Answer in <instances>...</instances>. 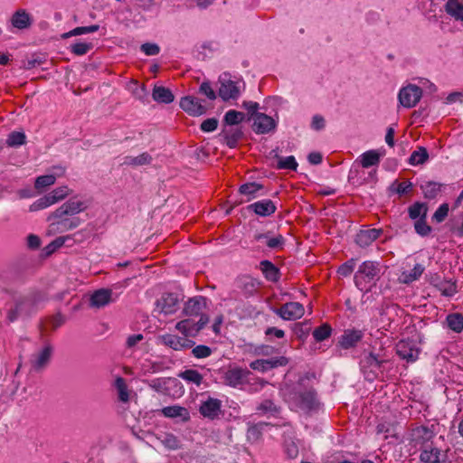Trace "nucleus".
Listing matches in <instances>:
<instances>
[{"label": "nucleus", "mask_w": 463, "mask_h": 463, "mask_svg": "<svg viewBox=\"0 0 463 463\" xmlns=\"http://www.w3.org/2000/svg\"><path fill=\"white\" fill-rule=\"evenodd\" d=\"M43 296L39 292L28 295L14 296L12 303L6 309V319L9 323L16 321L19 317H28L38 309Z\"/></svg>", "instance_id": "nucleus-1"}, {"label": "nucleus", "mask_w": 463, "mask_h": 463, "mask_svg": "<svg viewBox=\"0 0 463 463\" xmlns=\"http://www.w3.org/2000/svg\"><path fill=\"white\" fill-rule=\"evenodd\" d=\"M219 96L223 101L235 100L239 99L245 90V82L237 77L223 73L219 78Z\"/></svg>", "instance_id": "nucleus-2"}, {"label": "nucleus", "mask_w": 463, "mask_h": 463, "mask_svg": "<svg viewBox=\"0 0 463 463\" xmlns=\"http://www.w3.org/2000/svg\"><path fill=\"white\" fill-rule=\"evenodd\" d=\"M421 97V88L411 83L402 86L398 92L399 104L405 109L416 107Z\"/></svg>", "instance_id": "nucleus-3"}, {"label": "nucleus", "mask_w": 463, "mask_h": 463, "mask_svg": "<svg viewBox=\"0 0 463 463\" xmlns=\"http://www.w3.org/2000/svg\"><path fill=\"white\" fill-rule=\"evenodd\" d=\"M294 401L300 410L307 412L317 411L320 404L317 398V392L314 389L296 392Z\"/></svg>", "instance_id": "nucleus-4"}, {"label": "nucleus", "mask_w": 463, "mask_h": 463, "mask_svg": "<svg viewBox=\"0 0 463 463\" xmlns=\"http://www.w3.org/2000/svg\"><path fill=\"white\" fill-rule=\"evenodd\" d=\"M53 351V346L46 344L38 353L33 354L30 360L31 371L34 373L43 371L50 364Z\"/></svg>", "instance_id": "nucleus-5"}, {"label": "nucleus", "mask_w": 463, "mask_h": 463, "mask_svg": "<svg viewBox=\"0 0 463 463\" xmlns=\"http://www.w3.org/2000/svg\"><path fill=\"white\" fill-rule=\"evenodd\" d=\"M209 322V317L206 315H202L198 322L187 318L179 321L175 328L185 336H195Z\"/></svg>", "instance_id": "nucleus-6"}, {"label": "nucleus", "mask_w": 463, "mask_h": 463, "mask_svg": "<svg viewBox=\"0 0 463 463\" xmlns=\"http://www.w3.org/2000/svg\"><path fill=\"white\" fill-rule=\"evenodd\" d=\"M396 354L408 363L415 362L419 358L420 349L415 341L411 339L400 340L396 345Z\"/></svg>", "instance_id": "nucleus-7"}, {"label": "nucleus", "mask_w": 463, "mask_h": 463, "mask_svg": "<svg viewBox=\"0 0 463 463\" xmlns=\"http://www.w3.org/2000/svg\"><path fill=\"white\" fill-rule=\"evenodd\" d=\"M273 311L284 320H297L305 314V308L298 302H288Z\"/></svg>", "instance_id": "nucleus-8"}, {"label": "nucleus", "mask_w": 463, "mask_h": 463, "mask_svg": "<svg viewBox=\"0 0 463 463\" xmlns=\"http://www.w3.org/2000/svg\"><path fill=\"white\" fill-rule=\"evenodd\" d=\"M252 128L257 134H268L277 127L276 120L264 113H257L252 118Z\"/></svg>", "instance_id": "nucleus-9"}, {"label": "nucleus", "mask_w": 463, "mask_h": 463, "mask_svg": "<svg viewBox=\"0 0 463 463\" xmlns=\"http://www.w3.org/2000/svg\"><path fill=\"white\" fill-rule=\"evenodd\" d=\"M379 271L380 269L378 264L373 261H364L360 265L358 271L354 276L355 285L359 288L362 287L363 280L364 279H367L368 281H371L378 276Z\"/></svg>", "instance_id": "nucleus-10"}, {"label": "nucleus", "mask_w": 463, "mask_h": 463, "mask_svg": "<svg viewBox=\"0 0 463 463\" xmlns=\"http://www.w3.org/2000/svg\"><path fill=\"white\" fill-rule=\"evenodd\" d=\"M52 170L56 172L40 175L35 179L34 189L37 194H43L47 188L54 184L57 178L64 172V169L60 166H54Z\"/></svg>", "instance_id": "nucleus-11"}, {"label": "nucleus", "mask_w": 463, "mask_h": 463, "mask_svg": "<svg viewBox=\"0 0 463 463\" xmlns=\"http://www.w3.org/2000/svg\"><path fill=\"white\" fill-rule=\"evenodd\" d=\"M179 298L174 293H164L156 301V307L165 315L173 314L177 310Z\"/></svg>", "instance_id": "nucleus-12"}, {"label": "nucleus", "mask_w": 463, "mask_h": 463, "mask_svg": "<svg viewBox=\"0 0 463 463\" xmlns=\"http://www.w3.org/2000/svg\"><path fill=\"white\" fill-rule=\"evenodd\" d=\"M288 364V359L284 356L270 359H258L250 363V367L252 370L266 372L268 370L284 366Z\"/></svg>", "instance_id": "nucleus-13"}, {"label": "nucleus", "mask_w": 463, "mask_h": 463, "mask_svg": "<svg viewBox=\"0 0 463 463\" xmlns=\"http://www.w3.org/2000/svg\"><path fill=\"white\" fill-rule=\"evenodd\" d=\"M180 107L188 114L197 117L205 113V108L201 101L193 96L183 97L180 100Z\"/></svg>", "instance_id": "nucleus-14"}, {"label": "nucleus", "mask_w": 463, "mask_h": 463, "mask_svg": "<svg viewBox=\"0 0 463 463\" xmlns=\"http://www.w3.org/2000/svg\"><path fill=\"white\" fill-rule=\"evenodd\" d=\"M420 449V459L424 463H440L447 459V455L445 453L441 454L440 449L433 448L431 444L426 445Z\"/></svg>", "instance_id": "nucleus-15"}, {"label": "nucleus", "mask_w": 463, "mask_h": 463, "mask_svg": "<svg viewBox=\"0 0 463 463\" xmlns=\"http://www.w3.org/2000/svg\"><path fill=\"white\" fill-rule=\"evenodd\" d=\"M10 22L13 27L18 30H26L33 24V19L25 9H18L13 14Z\"/></svg>", "instance_id": "nucleus-16"}, {"label": "nucleus", "mask_w": 463, "mask_h": 463, "mask_svg": "<svg viewBox=\"0 0 463 463\" xmlns=\"http://www.w3.org/2000/svg\"><path fill=\"white\" fill-rule=\"evenodd\" d=\"M222 402L220 400L209 397L200 406V413L208 419L214 420L219 417Z\"/></svg>", "instance_id": "nucleus-17"}, {"label": "nucleus", "mask_w": 463, "mask_h": 463, "mask_svg": "<svg viewBox=\"0 0 463 463\" xmlns=\"http://www.w3.org/2000/svg\"><path fill=\"white\" fill-rule=\"evenodd\" d=\"M411 441L415 446H420V448L429 445V441L434 436V433L431 430L425 426H418L411 430Z\"/></svg>", "instance_id": "nucleus-18"}, {"label": "nucleus", "mask_w": 463, "mask_h": 463, "mask_svg": "<svg viewBox=\"0 0 463 463\" xmlns=\"http://www.w3.org/2000/svg\"><path fill=\"white\" fill-rule=\"evenodd\" d=\"M249 372L239 367L230 368L224 374V382L227 385L237 387L243 383Z\"/></svg>", "instance_id": "nucleus-19"}, {"label": "nucleus", "mask_w": 463, "mask_h": 463, "mask_svg": "<svg viewBox=\"0 0 463 463\" xmlns=\"http://www.w3.org/2000/svg\"><path fill=\"white\" fill-rule=\"evenodd\" d=\"M382 233V229L361 230L356 234L355 242L360 247H367L376 241Z\"/></svg>", "instance_id": "nucleus-20"}, {"label": "nucleus", "mask_w": 463, "mask_h": 463, "mask_svg": "<svg viewBox=\"0 0 463 463\" xmlns=\"http://www.w3.org/2000/svg\"><path fill=\"white\" fill-rule=\"evenodd\" d=\"M364 333L361 330L348 329L341 336L339 345L344 349H349L356 345L362 340Z\"/></svg>", "instance_id": "nucleus-21"}, {"label": "nucleus", "mask_w": 463, "mask_h": 463, "mask_svg": "<svg viewBox=\"0 0 463 463\" xmlns=\"http://www.w3.org/2000/svg\"><path fill=\"white\" fill-rule=\"evenodd\" d=\"M443 187L444 185L442 184L434 181L423 180L420 184V188L424 197L429 200L436 199L441 193Z\"/></svg>", "instance_id": "nucleus-22"}, {"label": "nucleus", "mask_w": 463, "mask_h": 463, "mask_svg": "<svg viewBox=\"0 0 463 463\" xmlns=\"http://www.w3.org/2000/svg\"><path fill=\"white\" fill-rule=\"evenodd\" d=\"M112 290L109 288H100L96 290L90 297V306L93 307H102L111 301Z\"/></svg>", "instance_id": "nucleus-23"}, {"label": "nucleus", "mask_w": 463, "mask_h": 463, "mask_svg": "<svg viewBox=\"0 0 463 463\" xmlns=\"http://www.w3.org/2000/svg\"><path fill=\"white\" fill-rule=\"evenodd\" d=\"M260 285V283L257 279L249 276H243L238 279V287L246 297L253 296L257 292Z\"/></svg>", "instance_id": "nucleus-24"}, {"label": "nucleus", "mask_w": 463, "mask_h": 463, "mask_svg": "<svg viewBox=\"0 0 463 463\" xmlns=\"http://www.w3.org/2000/svg\"><path fill=\"white\" fill-rule=\"evenodd\" d=\"M152 98L157 103L163 104H170L175 99L174 94L168 88L157 85H155L153 89Z\"/></svg>", "instance_id": "nucleus-25"}, {"label": "nucleus", "mask_w": 463, "mask_h": 463, "mask_svg": "<svg viewBox=\"0 0 463 463\" xmlns=\"http://www.w3.org/2000/svg\"><path fill=\"white\" fill-rule=\"evenodd\" d=\"M444 9L455 21L463 23V4L459 0H448Z\"/></svg>", "instance_id": "nucleus-26"}, {"label": "nucleus", "mask_w": 463, "mask_h": 463, "mask_svg": "<svg viewBox=\"0 0 463 463\" xmlns=\"http://www.w3.org/2000/svg\"><path fill=\"white\" fill-rule=\"evenodd\" d=\"M205 299L202 297L190 298L184 305V314L186 316H198L205 306Z\"/></svg>", "instance_id": "nucleus-27"}, {"label": "nucleus", "mask_w": 463, "mask_h": 463, "mask_svg": "<svg viewBox=\"0 0 463 463\" xmlns=\"http://www.w3.org/2000/svg\"><path fill=\"white\" fill-rule=\"evenodd\" d=\"M68 197L71 200L77 199V195L71 189H70L67 185H62L52 190L49 195V200L51 201L50 203H56Z\"/></svg>", "instance_id": "nucleus-28"}, {"label": "nucleus", "mask_w": 463, "mask_h": 463, "mask_svg": "<svg viewBox=\"0 0 463 463\" xmlns=\"http://www.w3.org/2000/svg\"><path fill=\"white\" fill-rule=\"evenodd\" d=\"M80 205L81 204H61V206L59 207L54 212L52 216L54 218L61 219V224H63L64 226H66L68 220L63 219V216H65L67 214H74V213H77L82 211L83 209L80 208ZM58 223L60 224V222H58Z\"/></svg>", "instance_id": "nucleus-29"}, {"label": "nucleus", "mask_w": 463, "mask_h": 463, "mask_svg": "<svg viewBox=\"0 0 463 463\" xmlns=\"http://www.w3.org/2000/svg\"><path fill=\"white\" fill-rule=\"evenodd\" d=\"M163 414L168 418H181L184 421H187L190 419L189 411L186 408L174 405L167 406L162 410Z\"/></svg>", "instance_id": "nucleus-30"}, {"label": "nucleus", "mask_w": 463, "mask_h": 463, "mask_svg": "<svg viewBox=\"0 0 463 463\" xmlns=\"http://www.w3.org/2000/svg\"><path fill=\"white\" fill-rule=\"evenodd\" d=\"M383 156V154L377 150H368L361 155V165L365 168L377 165Z\"/></svg>", "instance_id": "nucleus-31"}, {"label": "nucleus", "mask_w": 463, "mask_h": 463, "mask_svg": "<svg viewBox=\"0 0 463 463\" xmlns=\"http://www.w3.org/2000/svg\"><path fill=\"white\" fill-rule=\"evenodd\" d=\"M260 269L268 280L277 282L279 279V270L271 261L262 260Z\"/></svg>", "instance_id": "nucleus-32"}, {"label": "nucleus", "mask_w": 463, "mask_h": 463, "mask_svg": "<svg viewBox=\"0 0 463 463\" xmlns=\"http://www.w3.org/2000/svg\"><path fill=\"white\" fill-rule=\"evenodd\" d=\"M388 362L387 359L381 357L379 354H375L373 353H370L363 360V366H368L372 368V371H381L383 367V364Z\"/></svg>", "instance_id": "nucleus-33"}, {"label": "nucleus", "mask_w": 463, "mask_h": 463, "mask_svg": "<svg viewBox=\"0 0 463 463\" xmlns=\"http://www.w3.org/2000/svg\"><path fill=\"white\" fill-rule=\"evenodd\" d=\"M263 187L258 183H248L244 184L240 187V193L244 195H248V201L254 199L259 194H261Z\"/></svg>", "instance_id": "nucleus-34"}, {"label": "nucleus", "mask_w": 463, "mask_h": 463, "mask_svg": "<svg viewBox=\"0 0 463 463\" xmlns=\"http://www.w3.org/2000/svg\"><path fill=\"white\" fill-rule=\"evenodd\" d=\"M428 158L429 153L427 149L424 146H420L411 153L408 162L411 165H420L425 164Z\"/></svg>", "instance_id": "nucleus-35"}, {"label": "nucleus", "mask_w": 463, "mask_h": 463, "mask_svg": "<svg viewBox=\"0 0 463 463\" xmlns=\"http://www.w3.org/2000/svg\"><path fill=\"white\" fill-rule=\"evenodd\" d=\"M411 188L412 184L410 181L400 183L399 181L395 180L391 184L389 191L391 194L404 195L409 194L411 191Z\"/></svg>", "instance_id": "nucleus-36"}, {"label": "nucleus", "mask_w": 463, "mask_h": 463, "mask_svg": "<svg viewBox=\"0 0 463 463\" xmlns=\"http://www.w3.org/2000/svg\"><path fill=\"white\" fill-rule=\"evenodd\" d=\"M446 322L448 326L454 332L460 333L463 330V316L459 313L449 314Z\"/></svg>", "instance_id": "nucleus-37"}, {"label": "nucleus", "mask_w": 463, "mask_h": 463, "mask_svg": "<svg viewBox=\"0 0 463 463\" xmlns=\"http://www.w3.org/2000/svg\"><path fill=\"white\" fill-rule=\"evenodd\" d=\"M409 217L412 221H416L420 218H427L428 206L427 204H411L408 208Z\"/></svg>", "instance_id": "nucleus-38"}, {"label": "nucleus", "mask_w": 463, "mask_h": 463, "mask_svg": "<svg viewBox=\"0 0 463 463\" xmlns=\"http://www.w3.org/2000/svg\"><path fill=\"white\" fill-rule=\"evenodd\" d=\"M99 25L93 24L90 26H80L76 27L62 34V38L67 39L72 36L81 35L95 33L99 30Z\"/></svg>", "instance_id": "nucleus-39"}, {"label": "nucleus", "mask_w": 463, "mask_h": 463, "mask_svg": "<svg viewBox=\"0 0 463 463\" xmlns=\"http://www.w3.org/2000/svg\"><path fill=\"white\" fill-rule=\"evenodd\" d=\"M257 411L263 414H270L275 416L279 413L280 408L277 406L271 400L267 399L260 403V405L257 407Z\"/></svg>", "instance_id": "nucleus-40"}, {"label": "nucleus", "mask_w": 463, "mask_h": 463, "mask_svg": "<svg viewBox=\"0 0 463 463\" xmlns=\"http://www.w3.org/2000/svg\"><path fill=\"white\" fill-rule=\"evenodd\" d=\"M426 219L427 218L422 217L420 219L414 221L413 222L415 232L421 237H427L432 232V228L430 225L427 223Z\"/></svg>", "instance_id": "nucleus-41"}, {"label": "nucleus", "mask_w": 463, "mask_h": 463, "mask_svg": "<svg viewBox=\"0 0 463 463\" xmlns=\"http://www.w3.org/2000/svg\"><path fill=\"white\" fill-rule=\"evenodd\" d=\"M115 386L118 393V399L122 402H128L129 401V392L128 385L123 377H118L115 381Z\"/></svg>", "instance_id": "nucleus-42"}, {"label": "nucleus", "mask_w": 463, "mask_h": 463, "mask_svg": "<svg viewBox=\"0 0 463 463\" xmlns=\"http://www.w3.org/2000/svg\"><path fill=\"white\" fill-rule=\"evenodd\" d=\"M247 209L260 216H268L276 211V206L275 204H249Z\"/></svg>", "instance_id": "nucleus-43"}, {"label": "nucleus", "mask_w": 463, "mask_h": 463, "mask_svg": "<svg viewBox=\"0 0 463 463\" xmlns=\"http://www.w3.org/2000/svg\"><path fill=\"white\" fill-rule=\"evenodd\" d=\"M182 379L199 386L203 382V375L196 370L188 369L179 373Z\"/></svg>", "instance_id": "nucleus-44"}, {"label": "nucleus", "mask_w": 463, "mask_h": 463, "mask_svg": "<svg viewBox=\"0 0 463 463\" xmlns=\"http://www.w3.org/2000/svg\"><path fill=\"white\" fill-rule=\"evenodd\" d=\"M266 426H268V423L265 422L250 425L247 430L248 439L250 441L258 440L261 437L262 430Z\"/></svg>", "instance_id": "nucleus-45"}, {"label": "nucleus", "mask_w": 463, "mask_h": 463, "mask_svg": "<svg viewBox=\"0 0 463 463\" xmlns=\"http://www.w3.org/2000/svg\"><path fill=\"white\" fill-rule=\"evenodd\" d=\"M245 118V115L243 112L237 111L234 109L228 110L224 115V122L227 125H238L242 122Z\"/></svg>", "instance_id": "nucleus-46"}, {"label": "nucleus", "mask_w": 463, "mask_h": 463, "mask_svg": "<svg viewBox=\"0 0 463 463\" xmlns=\"http://www.w3.org/2000/svg\"><path fill=\"white\" fill-rule=\"evenodd\" d=\"M25 142V135L24 132L14 131L10 133L6 139V144L9 146H19Z\"/></svg>", "instance_id": "nucleus-47"}, {"label": "nucleus", "mask_w": 463, "mask_h": 463, "mask_svg": "<svg viewBox=\"0 0 463 463\" xmlns=\"http://www.w3.org/2000/svg\"><path fill=\"white\" fill-rule=\"evenodd\" d=\"M331 331V326L327 324H324L313 331V336L317 341L321 342L330 336Z\"/></svg>", "instance_id": "nucleus-48"}, {"label": "nucleus", "mask_w": 463, "mask_h": 463, "mask_svg": "<svg viewBox=\"0 0 463 463\" xmlns=\"http://www.w3.org/2000/svg\"><path fill=\"white\" fill-rule=\"evenodd\" d=\"M278 167L279 169L297 170L298 163L293 156L280 157L278 160Z\"/></svg>", "instance_id": "nucleus-49"}, {"label": "nucleus", "mask_w": 463, "mask_h": 463, "mask_svg": "<svg viewBox=\"0 0 463 463\" xmlns=\"http://www.w3.org/2000/svg\"><path fill=\"white\" fill-rule=\"evenodd\" d=\"M163 343L174 350H182L181 337L174 335H165L162 336Z\"/></svg>", "instance_id": "nucleus-50"}, {"label": "nucleus", "mask_w": 463, "mask_h": 463, "mask_svg": "<svg viewBox=\"0 0 463 463\" xmlns=\"http://www.w3.org/2000/svg\"><path fill=\"white\" fill-rule=\"evenodd\" d=\"M92 47L90 43L77 42L71 45V51L76 55L86 54Z\"/></svg>", "instance_id": "nucleus-51"}, {"label": "nucleus", "mask_w": 463, "mask_h": 463, "mask_svg": "<svg viewBox=\"0 0 463 463\" xmlns=\"http://www.w3.org/2000/svg\"><path fill=\"white\" fill-rule=\"evenodd\" d=\"M449 204H440L432 215V221L436 223H441L449 215Z\"/></svg>", "instance_id": "nucleus-52"}, {"label": "nucleus", "mask_w": 463, "mask_h": 463, "mask_svg": "<svg viewBox=\"0 0 463 463\" xmlns=\"http://www.w3.org/2000/svg\"><path fill=\"white\" fill-rule=\"evenodd\" d=\"M354 267H355V260L351 259V260H347L346 262H345L344 264H342L338 268L337 273L341 277H348L354 271Z\"/></svg>", "instance_id": "nucleus-53"}, {"label": "nucleus", "mask_w": 463, "mask_h": 463, "mask_svg": "<svg viewBox=\"0 0 463 463\" xmlns=\"http://www.w3.org/2000/svg\"><path fill=\"white\" fill-rule=\"evenodd\" d=\"M162 443L170 449H177L180 448V440L171 433H165L164 435Z\"/></svg>", "instance_id": "nucleus-54"}, {"label": "nucleus", "mask_w": 463, "mask_h": 463, "mask_svg": "<svg viewBox=\"0 0 463 463\" xmlns=\"http://www.w3.org/2000/svg\"><path fill=\"white\" fill-rule=\"evenodd\" d=\"M192 354L196 358H206L212 354V349L204 345H199L193 348Z\"/></svg>", "instance_id": "nucleus-55"}, {"label": "nucleus", "mask_w": 463, "mask_h": 463, "mask_svg": "<svg viewBox=\"0 0 463 463\" xmlns=\"http://www.w3.org/2000/svg\"><path fill=\"white\" fill-rule=\"evenodd\" d=\"M449 230L453 235L457 237H463V213H461L460 222L450 220L449 223Z\"/></svg>", "instance_id": "nucleus-56"}, {"label": "nucleus", "mask_w": 463, "mask_h": 463, "mask_svg": "<svg viewBox=\"0 0 463 463\" xmlns=\"http://www.w3.org/2000/svg\"><path fill=\"white\" fill-rule=\"evenodd\" d=\"M326 127V119L321 115H314L311 119L310 128L315 131L323 130Z\"/></svg>", "instance_id": "nucleus-57"}, {"label": "nucleus", "mask_w": 463, "mask_h": 463, "mask_svg": "<svg viewBox=\"0 0 463 463\" xmlns=\"http://www.w3.org/2000/svg\"><path fill=\"white\" fill-rule=\"evenodd\" d=\"M151 156L147 153H143L137 156L130 157L127 163L136 165H143L149 164Z\"/></svg>", "instance_id": "nucleus-58"}, {"label": "nucleus", "mask_w": 463, "mask_h": 463, "mask_svg": "<svg viewBox=\"0 0 463 463\" xmlns=\"http://www.w3.org/2000/svg\"><path fill=\"white\" fill-rule=\"evenodd\" d=\"M133 93H134L135 97L137 99L141 100L142 102H144V103L149 102V99H148L149 93L144 85H141V86L137 85L136 90H134Z\"/></svg>", "instance_id": "nucleus-59"}, {"label": "nucleus", "mask_w": 463, "mask_h": 463, "mask_svg": "<svg viewBox=\"0 0 463 463\" xmlns=\"http://www.w3.org/2000/svg\"><path fill=\"white\" fill-rule=\"evenodd\" d=\"M141 51L147 56L157 55L160 48L156 43H146L141 45Z\"/></svg>", "instance_id": "nucleus-60"}, {"label": "nucleus", "mask_w": 463, "mask_h": 463, "mask_svg": "<svg viewBox=\"0 0 463 463\" xmlns=\"http://www.w3.org/2000/svg\"><path fill=\"white\" fill-rule=\"evenodd\" d=\"M424 271V267L420 264H416L412 270L407 275L405 282H411L419 279Z\"/></svg>", "instance_id": "nucleus-61"}, {"label": "nucleus", "mask_w": 463, "mask_h": 463, "mask_svg": "<svg viewBox=\"0 0 463 463\" xmlns=\"http://www.w3.org/2000/svg\"><path fill=\"white\" fill-rule=\"evenodd\" d=\"M218 120L216 118H207L201 124V129L203 132H213L217 128Z\"/></svg>", "instance_id": "nucleus-62"}, {"label": "nucleus", "mask_w": 463, "mask_h": 463, "mask_svg": "<svg viewBox=\"0 0 463 463\" xmlns=\"http://www.w3.org/2000/svg\"><path fill=\"white\" fill-rule=\"evenodd\" d=\"M200 92L205 95L209 99H216V94L209 82H203L200 86Z\"/></svg>", "instance_id": "nucleus-63"}, {"label": "nucleus", "mask_w": 463, "mask_h": 463, "mask_svg": "<svg viewBox=\"0 0 463 463\" xmlns=\"http://www.w3.org/2000/svg\"><path fill=\"white\" fill-rule=\"evenodd\" d=\"M266 244L270 249H279L282 248L284 244V238L282 235H278L274 238H269L267 240Z\"/></svg>", "instance_id": "nucleus-64"}]
</instances>
